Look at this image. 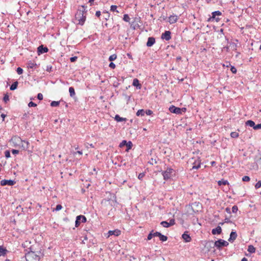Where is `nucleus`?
Segmentation results:
<instances>
[{
  "label": "nucleus",
  "mask_w": 261,
  "mask_h": 261,
  "mask_svg": "<svg viewBox=\"0 0 261 261\" xmlns=\"http://www.w3.org/2000/svg\"><path fill=\"white\" fill-rule=\"evenodd\" d=\"M174 170L173 169L171 168H167V170L164 171L162 173L164 179L165 180H168V179L170 178Z\"/></svg>",
  "instance_id": "4"
},
{
  "label": "nucleus",
  "mask_w": 261,
  "mask_h": 261,
  "mask_svg": "<svg viewBox=\"0 0 261 261\" xmlns=\"http://www.w3.org/2000/svg\"><path fill=\"white\" fill-rule=\"evenodd\" d=\"M174 224L175 220L173 219H170L169 222L165 221L161 222V225H162L164 227L166 228L169 227L171 226H173Z\"/></svg>",
  "instance_id": "8"
},
{
  "label": "nucleus",
  "mask_w": 261,
  "mask_h": 261,
  "mask_svg": "<svg viewBox=\"0 0 261 261\" xmlns=\"http://www.w3.org/2000/svg\"><path fill=\"white\" fill-rule=\"evenodd\" d=\"M117 6H116V5H112L111 6V11H113V12H114V11H116L117 13H119V12L117 10Z\"/></svg>",
  "instance_id": "32"
},
{
  "label": "nucleus",
  "mask_w": 261,
  "mask_h": 261,
  "mask_svg": "<svg viewBox=\"0 0 261 261\" xmlns=\"http://www.w3.org/2000/svg\"><path fill=\"white\" fill-rule=\"evenodd\" d=\"M10 142L13 147L18 148L23 150H28L30 145V143L28 141L22 140L19 137L17 136H13Z\"/></svg>",
  "instance_id": "1"
},
{
  "label": "nucleus",
  "mask_w": 261,
  "mask_h": 261,
  "mask_svg": "<svg viewBox=\"0 0 261 261\" xmlns=\"http://www.w3.org/2000/svg\"><path fill=\"white\" fill-rule=\"evenodd\" d=\"M155 38L153 37H149L146 43V45L148 47L152 46L155 43Z\"/></svg>",
  "instance_id": "18"
},
{
  "label": "nucleus",
  "mask_w": 261,
  "mask_h": 261,
  "mask_svg": "<svg viewBox=\"0 0 261 261\" xmlns=\"http://www.w3.org/2000/svg\"><path fill=\"white\" fill-rule=\"evenodd\" d=\"M48 51V48L46 47H44L43 45H41L38 47V53L39 55L40 54L47 53Z\"/></svg>",
  "instance_id": "15"
},
{
  "label": "nucleus",
  "mask_w": 261,
  "mask_h": 261,
  "mask_svg": "<svg viewBox=\"0 0 261 261\" xmlns=\"http://www.w3.org/2000/svg\"><path fill=\"white\" fill-rule=\"evenodd\" d=\"M216 164V162L215 161H212L211 163V164L212 166H214Z\"/></svg>",
  "instance_id": "64"
},
{
  "label": "nucleus",
  "mask_w": 261,
  "mask_h": 261,
  "mask_svg": "<svg viewBox=\"0 0 261 261\" xmlns=\"http://www.w3.org/2000/svg\"><path fill=\"white\" fill-rule=\"evenodd\" d=\"M117 56L116 54H113V55H111L109 57V61L112 62V61L116 60L117 59Z\"/></svg>",
  "instance_id": "29"
},
{
  "label": "nucleus",
  "mask_w": 261,
  "mask_h": 261,
  "mask_svg": "<svg viewBox=\"0 0 261 261\" xmlns=\"http://www.w3.org/2000/svg\"><path fill=\"white\" fill-rule=\"evenodd\" d=\"M69 92L71 97H73L75 96V93L74 89L73 87H71L69 88Z\"/></svg>",
  "instance_id": "26"
},
{
  "label": "nucleus",
  "mask_w": 261,
  "mask_h": 261,
  "mask_svg": "<svg viewBox=\"0 0 261 261\" xmlns=\"http://www.w3.org/2000/svg\"><path fill=\"white\" fill-rule=\"evenodd\" d=\"M109 67L112 69H114L116 67V65L114 63L111 62L109 64Z\"/></svg>",
  "instance_id": "52"
},
{
  "label": "nucleus",
  "mask_w": 261,
  "mask_h": 261,
  "mask_svg": "<svg viewBox=\"0 0 261 261\" xmlns=\"http://www.w3.org/2000/svg\"><path fill=\"white\" fill-rule=\"evenodd\" d=\"M145 113H146L147 115H151V114H152L153 112L150 110H147L145 112Z\"/></svg>",
  "instance_id": "48"
},
{
  "label": "nucleus",
  "mask_w": 261,
  "mask_h": 261,
  "mask_svg": "<svg viewBox=\"0 0 261 261\" xmlns=\"http://www.w3.org/2000/svg\"><path fill=\"white\" fill-rule=\"evenodd\" d=\"M121 234V231L118 229L113 230H109L108 232V237H109L111 236H114L115 237H118Z\"/></svg>",
  "instance_id": "10"
},
{
  "label": "nucleus",
  "mask_w": 261,
  "mask_h": 261,
  "mask_svg": "<svg viewBox=\"0 0 261 261\" xmlns=\"http://www.w3.org/2000/svg\"><path fill=\"white\" fill-rule=\"evenodd\" d=\"M123 19L126 22H129L130 20V18L127 14H124L123 15Z\"/></svg>",
  "instance_id": "34"
},
{
  "label": "nucleus",
  "mask_w": 261,
  "mask_h": 261,
  "mask_svg": "<svg viewBox=\"0 0 261 261\" xmlns=\"http://www.w3.org/2000/svg\"><path fill=\"white\" fill-rule=\"evenodd\" d=\"M145 174L144 173H140L138 175V178L140 180H142L143 178L144 177Z\"/></svg>",
  "instance_id": "44"
},
{
  "label": "nucleus",
  "mask_w": 261,
  "mask_h": 261,
  "mask_svg": "<svg viewBox=\"0 0 261 261\" xmlns=\"http://www.w3.org/2000/svg\"><path fill=\"white\" fill-rule=\"evenodd\" d=\"M221 12L219 11H216L212 13V16L208 19V21H213L214 19H216V21L218 22L219 20V18H216V16H220L221 15Z\"/></svg>",
  "instance_id": "12"
},
{
  "label": "nucleus",
  "mask_w": 261,
  "mask_h": 261,
  "mask_svg": "<svg viewBox=\"0 0 261 261\" xmlns=\"http://www.w3.org/2000/svg\"><path fill=\"white\" fill-rule=\"evenodd\" d=\"M159 239H160V241H161L162 242H165L167 240L168 238L166 236H164L161 233V234L159 236Z\"/></svg>",
  "instance_id": "27"
},
{
  "label": "nucleus",
  "mask_w": 261,
  "mask_h": 261,
  "mask_svg": "<svg viewBox=\"0 0 261 261\" xmlns=\"http://www.w3.org/2000/svg\"><path fill=\"white\" fill-rule=\"evenodd\" d=\"M230 70L233 73H236L237 71V69L234 66L231 67Z\"/></svg>",
  "instance_id": "47"
},
{
  "label": "nucleus",
  "mask_w": 261,
  "mask_h": 261,
  "mask_svg": "<svg viewBox=\"0 0 261 261\" xmlns=\"http://www.w3.org/2000/svg\"><path fill=\"white\" fill-rule=\"evenodd\" d=\"M79 154L80 155H82L83 154V152L81 151H77L76 152H74L73 153L74 156H75L76 155V154Z\"/></svg>",
  "instance_id": "46"
},
{
  "label": "nucleus",
  "mask_w": 261,
  "mask_h": 261,
  "mask_svg": "<svg viewBox=\"0 0 261 261\" xmlns=\"http://www.w3.org/2000/svg\"><path fill=\"white\" fill-rule=\"evenodd\" d=\"M86 221V218L83 215H80L76 217L75 220V227H77L81 223H84Z\"/></svg>",
  "instance_id": "7"
},
{
  "label": "nucleus",
  "mask_w": 261,
  "mask_h": 261,
  "mask_svg": "<svg viewBox=\"0 0 261 261\" xmlns=\"http://www.w3.org/2000/svg\"><path fill=\"white\" fill-rule=\"evenodd\" d=\"M7 250L3 247L2 246H0V256H4L7 252Z\"/></svg>",
  "instance_id": "22"
},
{
  "label": "nucleus",
  "mask_w": 261,
  "mask_h": 261,
  "mask_svg": "<svg viewBox=\"0 0 261 261\" xmlns=\"http://www.w3.org/2000/svg\"><path fill=\"white\" fill-rule=\"evenodd\" d=\"M224 222L225 223H229V222H230V221L229 218H226L224 220Z\"/></svg>",
  "instance_id": "60"
},
{
  "label": "nucleus",
  "mask_w": 261,
  "mask_h": 261,
  "mask_svg": "<svg viewBox=\"0 0 261 261\" xmlns=\"http://www.w3.org/2000/svg\"><path fill=\"white\" fill-rule=\"evenodd\" d=\"M214 245L218 249H220L222 246H227L228 245V243L223 240L219 239L215 242Z\"/></svg>",
  "instance_id": "6"
},
{
  "label": "nucleus",
  "mask_w": 261,
  "mask_h": 261,
  "mask_svg": "<svg viewBox=\"0 0 261 261\" xmlns=\"http://www.w3.org/2000/svg\"><path fill=\"white\" fill-rule=\"evenodd\" d=\"M37 66L36 63H34L33 62H30L28 64V67L31 68H35Z\"/></svg>",
  "instance_id": "35"
},
{
  "label": "nucleus",
  "mask_w": 261,
  "mask_h": 261,
  "mask_svg": "<svg viewBox=\"0 0 261 261\" xmlns=\"http://www.w3.org/2000/svg\"><path fill=\"white\" fill-rule=\"evenodd\" d=\"M37 98L39 100H42L43 98V95L40 93H38L37 95Z\"/></svg>",
  "instance_id": "51"
},
{
  "label": "nucleus",
  "mask_w": 261,
  "mask_h": 261,
  "mask_svg": "<svg viewBox=\"0 0 261 261\" xmlns=\"http://www.w3.org/2000/svg\"><path fill=\"white\" fill-rule=\"evenodd\" d=\"M162 39H165L167 41L171 39V32L169 31H166L164 33L162 34Z\"/></svg>",
  "instance_id": "13"
},
{
  "label": "nucleus",
  "mask_w": 261,
  "mask_h": 261,
  "mask_svg": "<svg viewBox=\"0 0 261 261\" xmlns=\"http://www.w3.org/2000/svg\"><path fill=\"white\" fill-rule=\"evenodd\" d=\"M261 187V181H258L255 185V189H257Z\"/></svg>",
  "instance_id": "41"
},
{
  "label": "nucleus",
  "mask_w": 261,
  "mask_h": 261,
  "mask_svg": "<svg viewBox=\"0 0 261 261\" xmlns=\"http://www.w3.org/2000/svg\"><path fill=\"white\" fill-rule=\"evenodd\" d=\"M230 136L233 138H237L239 137V133L236 132H231L230 134Z\"/></svg>",
  "instance_id": "30"
},
{
  "label": "nucleus",
  "mask_w": 261,
  "mask_h": 261,
  "mask_svg": "<svg viewBox=\"0 0 261 261\" xmlns=\"http://www.w3.org/2000/svg\"><path fill=\"white\" fill-rule=\"evenodd\" d=\"M246 125H248L250 127H252L253 128H254V126L255 125V123L252 120H247L246 123H245Z\"/></svg>",
  "instance_id": "24"
},
{
  "label": "nucleus",
  "mask_w": 261,
  "mask_h": 261,
  "mask_svg": "<svg viewBox=\"0 0 261 261\" xmlns=\"http://www.w3.org/2000/svg\"><path fill=\"white\" fill-rule=\"evenodd\" d=\"M1 116L3 118V121H4L5 118L6 117V115L4 114H2Z\"/></svg>",
  "instance_id": "61"
},
{
  "label": "nucleus",
  "mask_w": 261,
  "mask_h": 261,
  "mask_svg": "<svg viewBox=\"0 0 261 261\" xmlns=\"http://www.w3.org/2000/svg\"><path fill=\"white\" fill-rule=\"evenodd\" d=\"M18 83L17 82L14 83L10 87L11 90H14L17 88Z\"/></svg>",
  "instance_id": "31"
},
{
  "label": "nucleus",
  "mask_w": 261,
  "mask_h": 261,
  "mask_svg": "<svg viewBox=\"0 0 261 261\" xmlns=\"http://www.w3.org/2000/svg\"><path fill=\"white\" fill-rule=\"evenodd\" d=\"M178 19V16L176 15L173 14L169 17L168 21L170 24H173L175 23Z\"/></svg>",
  "instance_id": "14"
},
{
  "label": "nucleus",
  "mask_w": 261,
  "mask_h": 261,
  "mask_svg": "<svg viewBox=\"0 0 261 261\" xmlns=\"http://www.w3.org/2000/svg\"><path fill=\"white\" fill-rule=\"evenodd\" d=\"M77 59V57L76 56H74V57H71L70 58V60L71 62H74L76 61Z\"/></svg>",
  "instance_id": "50"
},
{
  "label": "nucleus",
  "mask_w": 261,
  "mask_h": 261,
  "mask_svg": "<svg viewBox=\"0 0 261 261\" xmlns=\"http://www.w3.org/2000/svg\"><path fill=\"white\" fill-rule=\"evenodd\" d=\"M62 206L60 204H58L56 206L55 208L56 211H60L62 208Z\"/></svg>",
  "instance_id": "53"
},
{
  "label": "nucleus",
  "mask_w": 261,
  "mask_h": 261,
  "mask_svg": "<svg viewBox=\"0 0 261 261\" xmlns=\"http://www.w3.org/2000/svg\"><path fill=\"white\" fill-rule=\"evenodd\" d=\"M153 230H152L150 233L148 235V237H147V240H151L152 237H153Z\"/></svg>",
  "instance_id": "38"
},
{
  "label": "nucleus",
  "mask_w": 261,
  "mask_h": 261,
  "mask_svg": "<svg viewBox=\"0 0 261 261\" xmlns=\"http://www.w3.org/2000/svg\"><path fill=\"white\" fill-rule=\"evenodd\" d=\"M3 100L5 102H7L9 100V96L7 94H5L4 96Z\"/></svg>",
  "instance_id": "43"
},
{
  "label": "nucleus",
  "mask_w": 261,
  "mask_h": 261,
  "mask_svg": "<svg viewBox=\"0 0 261 261\" xmlns=\"http://www.w3.org/2000/svg\"><path fill=\"white\" fill-rule=\"evenodd\" d=\"M222 232V229L220 226H217L216 228H214L212 230V233L213 234H219Z\"/></svg>",
  "instance_id": "17"
},
{
  "label": "nucleus",
  "mask_w": 261,
  "mask_h": 261,
  "mask_svg": "<svg viewBox=\"0 0 261 261\" xmlns=\"http://www.w3.org/2000/svg\"><path fill=\"white\" fill-rule=\"evenodd\" d=\"M157 163L156 161L155 160V159H151V160L148 162V163L151 164V165H153L154 164H156Z\"/></svg>",
  "instance_id": "39"
},
{
  "label": "nucleus",
  "mask_w": 261,
  "mask_h": 261,
  "mask_svg": "<svg viewBox=\"0 0 261 261\" xmlns=\"http://www.w3.org/2000/svg\"><path fill=\"white\" fill-rule=\"evenodd\" d=\"M253 129H255V130H257V129H261V123L258 124L257 125L255 124Z\"/></svg>",
  "instance_id": "42"
},
{
  "label": "nucleus",
  "mask_w": 261,
  "mask_h": 261,
  "mask_svg": "<svg viewBox=\"0 0 261 261\" xmlns=\"http://www.w3.org/2000/svg\"><path fill=\"white\" fill-rule=\"evenodd\" d=\"M238 210V206L237 205H233L232 207V212H237Z\"/></svg>",
  "instance_id": "49"
},
{
  "label": "nucleus",
  "mask_w": 261,
  "mask_h": 261,
  "mask_svg": "<svg viewBox=\"0 0 261 261\" xmlns=\"http://www.w3.org/2000/svg\"><path fill=\"white\" fill-rule=\"evenodd\" d=\"M126 145L128 147V149H130L132 147V143L130 141L128 142V143H127V144H126Z\"/></svg>",
  "instance_id": "55"
},
{
  "label": "nucleus",
  "mask_w": 261,
  "mask_h": 261,
  "mask_svg": "<svg viewBox=\"0 0 261 261\" xmlns=\"http://www.w3.org/2000/svg\"><path fill=\"white\" fill-rule=\"evenodd\" d=\"M250 178L248 176H244L242 178V180L243 181H250Z\"/></svg>",
  "instance_id": "36"
},
{
  "label": "nucleus",
  "mask_w": 261,
  "mask_h": 261,
  "mask_svg": "<svg viewBox=\"0 0 261 261\" xmlns=\"http://www.w3.org/2000/svg\"><path fill=\"white\" fill-rule=\"evenodd\" d=\"M86 11L84 6H82L81 9H79L75 14V21L77 24L83 25L86 19Z\"/></svg>",
  "instance_id": "2"
},
{
  "label": "nucleus",
  "mask_w": 261,
  "mask_h": 261,
  "mask_svg": "<svg viewBox=\"0 0 261 261\" xmlns=\"http://www.w3.org/2000/svg\"><path fill=\"white\" fill-rule=\"evenodd\" d=\"M144 114H145V111L143 109H141V110H139L137 113H136V115L137 116H144Z\"/></svg>",
  "instance_id": "28"
},
{
  "label": "nucleus",
  "mask_w": 261,
  "mask_h": 261,
  "mask_svg": "<svg viewBox=\"0 0 261 261\" xmlns=\"http://www.w3.org/2000/svg\"><path fill=\"white\" fill-rule=\"evenodd\" d=\"M127 144V142L125 140H123L120 144V146L121 147L124 145H126Z\"/></svg>",
  "instance_id": "58"
},
{
  "label": "nucleus",
  "mask_w": 261,
  "mask_h": 261,
  "mask_svg": "<svg viewBox=\"0 0 261 261\" xmlns=\"http://www.w3.org/2000/svg\"><path fill=\"white\" fill-rule=\"evenodd\" d=\"M100 15H101V12H100V11H96V12L95 15H96L97 17H99L100 16Z\"/></svg>",
  "instance_id": "57"
},
{
  "label": "nucleus",
  "mask_w": 261,
  "mask_h": 261,
  "mask_svg": "<svg viewBox=\"0 0 261 261\" xmlns=\"http://www.w3.org/2000/svg\"><path fill=\"white\" fill-rule=\"evenodd\" d=\"M59 104H60L59 101H53L50 103V106L51 107H58V106H59Z\"/></svg>",
  "instance_id": "33"
},
{
  "label": "nucleus",
  "mask_w": 261,
  "mask_h": 261,
  "mask_svg": "<svg viewBox=\"0 0 261 261\" xmlns=\"http://www.w3.org/2000/svg\"><path fill=\"white\" fill-rule=\"evenodd\" d=\"M191 162H192L193 169H198L200 167L201 160L199 158H192L191 159Z\"/></svg>",
  "instance_id": "5"
},
{
  "label": "nucleus",
  "mask_w": 261,
  "mask_h": 261,
  "mask_svg": "<svg viewBox=\"0 0 261 261\" xmlns=\"http://www.w3.org/2000/svg\"><path fill=\"white\" fill-rule=\"evenodd\" d=\"M28 106H29V107H36L37 106V104H36L35 103L33 102V101H31V102H30L29 103Z\"/></svg>",
  "instance_id": "45"
},
{
  "label": "nucleus",
  "mask_w": 261,
  "mask_h": 261,
  "mask_svg": "<svg viewBox=\"0 0 261 261\" xmlns=\"http://www.w3.org/2000/svg\"><path fill=\"white\" fill-rule=\"evenodd\" d=\"M170 112L172 113L179 114H181V109L180 108L176 107L174 106H171L169 109Z\"/></svg>",
  "instance_id": "9"
},
{
  "label": "nucleus",
  "mask_w": 261,
  "mask_h": 261,
  "mask_svg": "<svg viewBox=\"0 0 261 261\" xmlns=\"http://www.w3.org/2000/svg\"><path fill=\"white\" fill-rule=\"evenodd\" d=\"M241 261H248V259H247V258H246V257H243V258L242 259Z\"/></svg>",
  "instance_id": "63"
},
{
  "label": "nucleus",
  "mask_w": 261,
  "mask_h": 261,
  "mask_svg": "<svg viewBox=\"0 0 261 261\" xmlns=\"http://www.w3.org/2000/svg\"><path fill=\"white\" fill-rule=\"evenodd\" d=\"M114 119L117 122L126 121L127 120L126 118L121 117L118 115H115Z\"/></svg>",
  "instance_id": "21"
},
{
  "label": "nucleus",
  "mask_w": 261,
  "mask_h": 261,
  "mask_svg": "<svg viewBox=\"0 0 261 261\" xmlns=\"http://www.w3.org/2000/svg\"><path fill=\"white\" fill-rule=\"evenodd\" d=\"M248 251L251 253H254L255 252V248L252 245H249L248 247Z\"/></svg>",
  "instance_id": "25"
},
{
  "label": "nucleus",
  "mask_w": 261,
  "mask_h": 261,
  "mask_svg": "<svg viewBox=\"0 0 261 261\" xmlns=\"http://www.w3.org/2000/svg\"><path fill=\"white\" fill-rule=\"evenodd\" d=\"M15 182L13 180L4 179V180H1V185L2 186H4L6 185L13 186L15 184Z\"/></svg>",
  "instance_id": "11"
},
{
  "label": "nucleus",
  "mask_w": 261,
  "mask_h": 261,
  "mask_svg": "<svg viewBox=\"0 0 261 261\" xmlns=\"http://www.w3.org/2000/svg\"><path fill=\"white\" fill-rule=\"evenodd\" d=\"M41 254L40 251L37 252L30 251L25 254L24 258L26 261H39Z\"/></svg>",
  "instance_id": "3"
},
{
  "label": "nucleus",
  "mask_w": 261,
  "mask_h": 261,
  "mask_svg": "<svg viewBox=\"0 0 261 261\" xmlns=\"http://www.w3.org/2000/svg\"><path fill=\"white\" fill-rule=\"evenodd\" d=\"M133 85L139 89L141 88V85L139 83V81L137 79H134L133 82Z\"/></svg>",
  "instance_id": "20"
},
{
  "label": "nucleus",
  "mask_w": 261,
  "mask_h": 261,
  "mask_svg": "<svg viewBox=\"0 0 261 261\" xmlns=\"http://www.w3.org/2000/svg\"><path fill=\"white\" fill-rule=\"evenodd\" d=\"M176 60L177 62L180 61L181 60V57L180 56L177 57Z\"/></svg>",
  "instance_id": "62"
},
{
  "label": "nucleus",
  "mask_w": 261,
  "mask_h": 261,
  "mask_svg": "<svg viewBox=\"0 0 261 261\" xmlns=\"http://www.w3.org/2000/svg\"><path fill=\"white\" fill-rule=\"evenodd\" d=\"M5 155L6 158H10V152L9 150H6L5 152Z\"/></svg>",
  "instance_id": "40"
},
{
  "label": "nucleus",
  "mask_w": 261,
  "mask_h": 261,
  "mask_svg": "<svg viewBox=\"0 0 261 261\" xmlns=\"http://www.w3.org/2000/svg\"><path fill=\"white\" fill-rule=\"evenodd\" d=\"M16 71L18 74H21L23 73V69L20 67L17 68Z\"/></svg>",
  "instance_id": "37"
},
{
  "label": "nucleus",
  "mask_w": 261,
  "mask_h": 261,
  "mask_svg": "<svg viewBox=\"0 0 261 261\" xmlns=\"http://www.w3.org/2000/svg\"><path fill=\"white\" fill-rule=\"evenodd\" d=\"M237 236L238 235L236 231H231L228 239V241L231 243L233 242L236 239Z\"/></svg>",
  "instance_id": "16"
},
{
  "label": "nucleus",
  "mask_w": 261,
  "mask_h": 261,
  "mask_svg": "<svg viewBox=\"0 0 261 261\" xmlns=\"http://www.w3.org/2000/svg\"><path fill=\"white\" fill-rule=\"evenodd\" d=\"M12 153L13 154H18L19 153V150H16V149H12Z\"/></svg>",
  "instance_id": "56"
},
{
  "label": "nucleus",
  "mask_w": 261,
  "mask_h": 261,
  "mask_svg": "<svg viewBox=\"0 0 261 261\" xmlns=\"http://www.w3.org/2000/svg\"><path fill=\"white\" fill-rule=\"evenodd\" d=\"M161 233L159 232H153V237H159Z\"/></svg>",
  "instance_id": "54"
},
{
  "label": "nucleus",
  "mask_w": 261,
  "mask_h": 261,
  "mask_svg": "<svg viewBox=\"0 0 261 261\" xmlns=\"http://www.w3.org/2000/svg\"><path fill=\"white\" fill-rule=\"evenodd\" d=\"M229 182L227 180L222 179L221 180L218 181V185L220 186L221 185H229Z\"/></svg>",
  "instance_id": "23"
},
{
  "label": "nucleus",
  "mask_w": 261,
  "mask_h": 261,
  "mask_svg": "<svg viewBox=\"0 0 261 261\" xmlns=\"http://www.w3.org/2000/svg\"><path fill=\"white\" fill-rule=\"evenodd\" d=\"M182 238L185 240L186 242H190L191 240V238L190 235L186 232H184L182 234Z\"/></svg>",
  "instance_id": "19"
},
{
  "label": "nucleus",
  "mask_w": 261,
  "mask_h": 261,
  "mask_svg": "<svg viewBox=\"0 0 261 261\" xmlns=\"http://www.w3.org/2000/svg\"><path fill=\"white\" fill-rule=\"evenodd\" d=\"M257 163L261 165V155L259 159L256 160Z\"/></svg>",
  "instance_id": "59"
}]
</instances>
